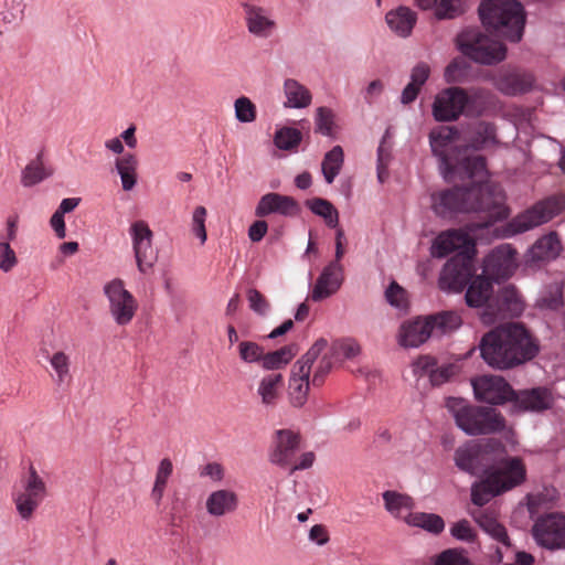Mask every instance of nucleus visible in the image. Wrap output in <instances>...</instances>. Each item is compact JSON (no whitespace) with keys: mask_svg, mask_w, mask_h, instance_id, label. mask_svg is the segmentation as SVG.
<instances>
[{"mask_svg":"<svg viewBox=\"0 0 565 565\" xmlns=\"http://www.w3.org/2000/svg\"><path fill=\"white\" fill-rule=\"evenodd\" d=\"M457 43L463 55L481 64H494L505 58V45L478 29L462 31L457 38Z\"/></svg>","mask_w":565,"mask_h":565,"instance_id":"8","label":"nucleus"},{"mask_svg":"<svg viewBox=\"0 0 565 565\" xmlns=\"http://www.w3.org/2000/svg\"><path fill=\"white\" fill-rule=\"evenodd\" d=\"M18 264L15 252L8 242H0V269L9 273Z\"/></svg>","mask_w":565,"mask_h":565,"instance_id":"55","label":"nucleus"},{"mask_svg":"<svg viewBox=\"0 0 565 565\" xmlns=\"http://www.w3.org/2000/svg\"><path fill=\"white\" fill-rule=\"evenodd\" d=\"M475 521L479 526L495 541L509 546V536L505 527L498 521L494 509H478L472 512Z\"/></svg>","mask_w":565,"mask_h":565,"instance_id":"25","label":"nucleus"},{"mask_svg":"<svg viewBox=\"0 0 565 565\" xmlns=\"http://www.w3.org/2000/svg\"><path fill=\"white\" fill-rule=\"evenodd\" d=\"M435 565H469V563L457 551L447 550L438 556Z\"/></svg>","mask_w":565,"mask_h":565,"instance_id":"60","label":"nucleus"},{"mask_svg":"<svg viewBox=\"0 0 565 565\" xmlns=\"http://www.w3.org/2000/svg\"><path fill=\"white\" fill-rule=\"evenodd\" d=\"M516 266V250L509 244H502L486 257L483 273L490 280L508 279Z\"/></svg>","mask_w":565,"mask_h":565,"instance_id":"15","label":"nucleus"},{"mask_svg":"<svg viewBox=\"0 0 565 565\" xmlns=\"http://www.w3.org/2000/svg\"><path fill=\"white\" fill-rule=\"evenodd\" d=\"M50 363L57 375V382L63 383L65 379L70 376V356L66 353L58 351L52 355Z\"/></svg>","mask_w":565,"mask_h":565,"instance_id":"51","label":"nucleus"},{"mask_svg":"<svg viewBox=\"0 0 565 565\" xmlns=\"http://www.w3.org/2000/svg\"><path fill=\"white\" fill-rule=\"evenodd\" d=\"M342 265L338 262H331L326 266L316 281L311 299L313 301H321L333 295L342 285Z\"/></svg>","mask_w":565,"mask_h":565,"instance_id":"21","label":"nucleus"},{"mask_svg":"<svg viewBox=\"0 0 565 565\" xmlns=\"http://www.w3.org/2000/svg\"><path fill=\"white\" fill-rule=\"evenodd\" d=\"M467 63L463 58H455L445 70V81L447 83H460L467 76Z\"/></svg>","mask_w":565,"mask_h":565,"instance_id":"50","label":"nucleus"},{"mask_svg":"<svg viewBox=\"0 0 565 565\" xmlns=\"http://www.w3.org/2000/svg\"><path fill=\"white\" fill-rule=\"evenodd\" d=\"M382 495L385 509L394 518H401L404 520L406 515H404L403 512L407 511L409 513L414 508V500L407 494L387 490Z\"/></svg>","mask_w":565,"mask_h":565,"instance_id":"36","label":"nucleus"},{"mask_svg":"<svg viewBox=\"0 0 565 565\" xmlns=\"http://www.w3.org/2000/svg\"><path fill=\"white\" fill-rule=\"evenodd\" d=\"M387 301L399 309L407 306L406 291L396 282H392L385 292Z\"/></svg>","mask_w":565,"mask_h":565,"instance_id":"56","label":"nucleus"},{"mask_svg":"<svg viewBox=\"0 0 565 565\" xmlns=\"http://www.w3.org/2000/svg\"><path fill=\"white\" fill-rule=\"evenodd\" d=\"M344 162V152L341 146H334L324 154L321 163L322 174L327 183L331 184L340 173Z\"/></svg>","mask_w":565,"mask_h":565,"instance_id":"37","label":"nucleus"},{"mask_svg":"<svg viewBox=\"0 0 565 565\" xmlns=\"http://www.w3.org/2000/svg\"><path fill=\"white\" fill-rule=\"evenodd\" d=\"M300 436L290 429H279L275 433L273 449L269 455L271 463L286 468L294 463L299 449Z\"/></svg>","mask_w":565,"mask_h":565,"instance_id":"17","label":"nucleus"},{"mask_svg":"<svg viewBox=\"0 0 565 565\" xmlns=\"http://www.w3.org/2000/svg\"><path fill=\"white\" fill-rule=\"evenodd\" d=\"M458 131L451 127H441L429 136L433 153L439 158L447 179L458 175L469 180L465 186H455L431 195L435 213L443 217L457 212H484V226L508 217L504 194L501 188L488 181V170L483 156L449 154Z\"/></svg>","mask_w":565,"mask_h":565,"instance_id":"1","label":"nucleus"},{"mask_svg":"<svg viewBox=\"0 0 565 565\" xmlns=\"http://www.w3.org/2000/svg\"><path fill=\"white\" fill-rule=\"evenodd\" d=\"M247 300L249 302V308L257 315L265 316L270 309L269 301L257 289H248Z\"/></svg>","mask_w":565,"mask_h":565,"instance_id":"54","label":"nucleus"},{"mask_svg":"<svg viewBox=\"0 0 565 565\" xmlns=\"http://www.w3.org/2000/svg\"><path fill=\"white\" fill-rule=\"evenodd\" d=\"M431 326L433 334H446L456 331L462 324V318L458 311L445 310L426 316Z\"/></svg>","mask_w":565,"mask_h":565,"instance_id":"31","label":"nucleus"},{"mask_svg":"<svg viewBox=\"0 0 565 565\" xmlns=\"http://www.w3.org/2000/svg\"><path fill=\"white\" fill-rule=\"evenodd\" d=\"M327 340H317L307 353L294 364L288 386L289 399L292 406L301 407L307 402L310 386L309 376L311 374L312 365L316 359L327 349Z\"/></svg>","mask_w":565,"mask_h":565,"instance_id":"9","label":"nucleus"},{"mask_svg":"<svg viewBox=\"0 0 565 565\" xmlns=\"http://www.w3.org/2000/svg\"><path fill=\"white\" fill-rule=\"evenodd\" d=\"M316 131L323 136L333 135L334 113L328 107H319L316 111Z\"/></svg>","mask_w":565,"mask_h":565,"instance_id":"47","label":"nucleus"},{"mask_svg":"<svg viewBox=\"0 0 565 565\" xmlns=\"http://www.w3.org/2000/svg\"><path fill=\"white\" fill-rule=\"evenodd\" d=\"M433 335L431 326L426 317H417L414 320L401 324L397 341L403 348H417Z\"/></svg>","mask_w":565,"mask_h":565,"instance_id":"20","label":"nucleus"},{"mask_svg":"<svg viewBox=\"0 0 565 565\" xmlns=\"http://www.w3.org/2000/svg\"><path fill=\"white\" fill-rule=\"evenodd\" d=\"M484 362L499 370H508L532 360L539 344L529 330L519 322L501 324L487 332L480 341Z\"/></svg>","mask_w":565,"mask_h":565,"instance_id":"2","label":"nucleus"},{"mask_svg":"<svg viewBox=\"0 0 565 565\" xmlns=\"http://www.w3.org/2000/svg\"><path fill=\"white\" fill-rule=\"evenodd\" d=\"M497 142L495 126L491 122L480 121L472 128L465 152L468 148L481 150L494 146Z\"/></svg>","mask_w":565,"mask_h":565,"instance_id":"32","label":"nucleus"},{"mask_svg":"<svg viewBox=\"0 0 565 565\" xmlns=\"http://www.w3.org/2000/svg\"><path fill=\"white\" fill-rule=\"evenodd\" d=\"M487 455L488 450L483 445L468 441L456 449L454 459L461 471L478 475L488 469Z\"/></svg>","mask_w":565,"mask_h":565,"instance_id":"18","label":"nucleus"},{"mask_svg":"<svg viewBox=\"0 0 565 565\" xmlns=\"http://www.w3.org/2000/svg\"><path fill=\"white\" fill-rule=\"evenodd\" d=\"M533 531L542 546L551 550L565 547V514L552 513L540 519Z\"/></svg>","mask_w":565,"mask_h":565,"instance_id":"16","label":"nucleus"},{"mask_svg":"<svg viewBox=\"0 0 565 565\" xmlns=\"http://www.w3.org/2000/svg\"><path fill=\"white\" fill-rule=\"evenodd\" d=\"M136 264L141 274H148L153 267L157 256L152 247V239L132 245Z\"/></svg>","mask_w":565,"mask_h":565,"instance_id":"43","label":"nucleus"},{"mask_svg":"<svg viewBox=\"0 0 565 565\" xmlns=\"http://www.w3.org/2000/svg\"><path fill=\"white\" fill-rule=\"evenodd\" d=\"M493 94L484 88L469 93L458 86L445 88L435 97L433 115L437 121H454L461 115L480 116L493 105Z\"/></svg>","mask_w":565,"mask_h":565,"instance_id":"4","label":"nucleus"},{"mask_svg":"<svg viewBox=\"0 0 565 565\" xmlns=\"http://www.w3.org/2000/svg\"><path fill=\"white\" fill-rule=\"evenodd\" d=\"M455 374L454 365H443L440 367L436 366L431 375L429 376V381L433 385L438 386L447 382Z\"/></svg>","mask_w":565,"mask_h":565,"instance_id":"61","label":"nucleus"},{"mask_svg":"<svg viewBox=\"0 0 565 565\" xmlns=\"http://www.w3.org/2000/svg\"><path fill=\"white\" fill-rule=\"evenodd\" d=\"M492 280L487 276H477L471 280L467 292L466 302L469 307H487L492 297Z\"/></svg>","mask_w":565,"mask_h":565,"instance_id":"29","label":"nucleus"},{"mask_svg":"<svg viewBox=\"0 0 565 565\" xmlns=\"http://www.w3.org/2000/svg\"><path fill=\"white\" fill-rule=\"evenodd\" d=\"M385 20L393 32L402 38H407L416 24L417 17L409 8L398 7L395 10L388 11Z\"/></svg>","mask_w":565,"mask_h":565,"instance_id":"27","label":"nucleus"},{"mask_svg":"<svg viewBox=\"0 0 565 565\" xmlns=\"http://www.w3.org/2000/svg\"><path fill=\"white\" fill-rule=\"evenodd\" d=\"M429 74H430V68H429L428 64L423 63V62L418 63L412 70L411 83L422 87L428 79Z\"/></svg>","mask_w":565,"mask_h":565,"instance_id":"62","label":"nucleus"},{"mask_svg":"<svg viewBox=\"0 0 565 565\" xmlns=\"http://www.w3.org/2000/svg\"><path fill=\"white\" fill-rule=\"evenodd\" d=\"M284 93L287 99L285 107L305 108L311 104L310 90L296 79L288 78L285 81Z\"/></svg>","mask_w":565,"mask_h":565,"instance_id":"33","label":"nucleus"},{"mask_svg":"<svg viewBox=\"0 0 565 565\" xmlns=\"http://www.w3.org/2000/svg\"><path fill=\"white\" fill-rule=\"evenodd\" d=\"M52 174V171L47 169L39 154L34 160L26 164L21 175V183L23 186H33Z\"/></svg>","mask_w":565,"mask_h":565,"instance_id":"40","label":"nucleus"},{"mask_svg":"<svg viewBox=\"0 0 565 565\" xmlns=\"http://www.w3.org/2000/svg\"><path fill=\"white\" fill-rule=\"evenodd\" d=\"M284 386V377L280 373H269L265 375L258 383L257 395L266 407L277 405L280 392Z\"/></svg>","mask_w":565,"mask_h":565,"instance_id":"28","label":"nucleus"},{"mask_svg":"<svg viewBox=\"0 0 565 565\" xmlns=\"http://www.w3.org/2000/svg\"><path fill=\"white\" fill-rule=\"evenodd\" d=\"M565 207L563 196H551L539 202L532 209L514 217L509 227L513 234L526 232L535 226L544 224L561 213Z\"/></svg>","mask_w":565,"mask_h":565,"instance_id":"11","label":"nucleus"},{"mask_svg":"<svg viewBox=\"0 0 565 565\" xmlns=\"http://www.w3.org/2000/svg\"><path fill=\"white\" fill-rule=\"evenodd\" d=\"M130 235L132 238V245L152 239V231L145 221H136L130 225Z\"/></svg>","mask_w":565,"mask_h":565,"instance_id":"58","label":"nucleus"},{"mask_svg":"<svg viewBox=\"0 0 565 565\" xmlns=\"http://www.w3.org/2000/svg\"><path fill=\"white\" fill-rule=\"evenodd\" d=\"M459 250L444 266L439 286L441 289L460 291L471 280L475 273L476 244L471 235L455 228L441 232L434 241L431 253L435 257H445Z\"/></svg>","mask_w":565,"mask_h":565,"instance_id":"3","label":"nucleus"},{"mask_svg":"<svg viewBox=\"0 0 565 565\" xmlns=\"http://www.w3.org/2000/svg\"><path fill=\"white\" fill-rule=\"evenodd\" d=\"M331 351L333 356H343L347 359H352L360 353V345L356 341L352 339H347L334 342Z\"/></svg>","mask_w":565,"mask_h":565,"instance_id":"53","label":"nucleus"},{"mask_svg":"<svg viewBox=\"0 0 565 565\" xmlns=\"http://www.w3.org/2000/svg\"><path fill=\"white\" fill-rule=\"evenodd\" d=\"M238 502L236 492L230 489H218L209 494L205 509L210 515L221 518L234 513L238 508Z\"/></svg>","mask_w":565,"mask_h":565,"instance_id":"23","label":"nucleus"},{"mask_svg":"<svg viewBox=\"0 0 565 565\" xmlns=\"http://www.w3.org/2000/svg\"><path fill=\"white\" fill-rule=\"evenodd\" d=\"M523 309L524 302L515 287L505 286L492 297L480 317L483 323L492 324L500 319L518 317Z\"/></svg>","mask_w":565,"mask_h":565,"instance_id":"12","label":"nucleus"},{"mask_svg":"<svg viewBox=\"0 0 565 565\" xmlns=\"http://www.w3.org/2000/svg\"><path fill=\"white\" fill-rule=\"evenodd\" d=\"M561 249V243L557 234L550 233L539 238L529 250L530 262H546L554 259Z\"/></svg>","mask_w":565,"mask_h":565,"instance_id":"30","label":"nucleus"},{"mask_svg":"<svg viewBox=\"0 0 565 565\" xmlns=\"http://www.w3.org/2000/svg\"><path fill=\"white\" fill-rule=\"evenodd\" d=\"M475 396L478 401L489 404L513 402L515 391L501 376L483 375L472 381Z\"/></svg>","mask_w":565,"mask_h":565,"instance_id":"13","label":"nucleus"},{"mask_svg":"<svg viewBox=\"0 0 565 565\" xmlns=\"http://www.w3.org/2000/svg\"><path fill=\"white\" fill-rule=\"evenodd\" d=\"M479 15L484 26L493 30L511 42L522 39L525 12L516 0H484L479 7Z\"/></svg>","mask_w":565,"mask_h":565,"instance_id":"5","label":"nucleus"},{"mask_svg":"<svg viewBox=\"0 0 565 565\" xmlns=\"http://www.w3.org/2000/svg\"><path fill=\"white\" fill-rule=\"evenodd\" d=\"M306 205L312 213L322 217L327 226L335 228L339 225V212L331 202L326 199L315 198L307 200Z\"/></svg>","mask_w":565,"mask_h":565,"instance_id":"38","label":"nucleus"},{"mask_svg":"<svg viewBox=\"0 0 565 565\" xmlns=\"http://www.w3.org/2000/svg\"><path fill=\"white\" fill-rule=\"evenodd\" d=\"M207 211L204 206H196L192 214V232L196 237L200 238L201 244H204L206 242L207 235H206V228H205V221H206Z\"/></svg>","mask_w":565,"mask_h":565,"instance_id":"52","label":"nucleus"},{"mask_svg":"<svg viewBox=\"0 0 565 565\" xmlns=\"http://www.w3.org/2000/svg\"><path fill=\"white\" fill-rule=\"evenodd\" d=\"M332 353L322 354L321 352L320 355L316 359L311 370V372H313L311 381L313 386H321L323 384L324 377L332 369Z\"/></svg>","mask_w":565,"mask_h":565,"instance_id":"45","label":"nucleus"},{"mask_svg":"<svg viewBox=\"0 0 565 565\" xmlns=\"http://www.w3.org/2000/svg\"><path fill=\"white\" fill-rule=\"evenodd\" d=\"M200 475L202 477H209L213 481L220 482L224 479V468L218 462H209L203 467Z\"/></svg>","mask_w":565,"mask_h":565,"instance_id":"63","label":"nucleus"},{"mask_svg":"<svg viewBox=\"0 0 565 565\" xmlns=\"http://www.w3.org/2000/svg\"><path fill=\"white\" fill-rule=\"evenodd\" d=\"M173 472V465L169 458H164L160 461L157 472L156 480L151 490V499L157 505L161 503L163 498L167 483Z\"/></svg>","mask_w":565,"mask_h":565,"instance_id":"39","label":"nucleus"},{"mask_svg":"<svg viewBox=\"0 0 565 565\" xmlns=\"http://www.w3.org/2000/svg\"><path fill=\"white\" fill-rule=\"evenodd\" d=\"M486 473L499 487L497 491L507 492L524 482L526 468L521 458L509 457L501 460L498 466L489 467Z\"/></svg>","mask_w":565,"mask_h":565,"instance_id":"14","label":"nucleus"},{"mask_svg":"<svg viewBox=\"0 0 565 565\" xmlns=\"http://www.w3.org/2000/svg\"><path fill=\"white\" fill-rule=\"evenodd\" d=\"M46 494L45 481L38 473L35 467L31 465L28 472L21 476L19 484L13 487L11 498L20 518L29 521L33 518Z\"/></svg>","mask_w":565,"mask_h":565,"instance_id":"7","label":"nucleus"},{"mask_svg":"<svg viewBox=\"0 0 565 565\" xmlns=\"http://www.w3.org/2000/svg\"><path fill=\"white\" fill-rule=\"evenodd\" d=\"M298 352L297 344H289L274 352L264 353L262 365L267 370H277L286 365Z\"/></svg>","mask_w":565,"mask_h":565,"instance_id":"41","label":"nucleus"},{"mask_svg":"<svg viewBox=\"0 0 565 565\" xmlns=\"http://www.w3.org/2000/svg\"><path fill=\"white\" fill-rule=\"evenodd\" d=\"M404 521L411 526L422 527L433 534H439L445 529L443 518L434 513L409 512Z\"/></svg>","mask_w":565,"mask_h":565,"instance_id":"35","label":"nucleus"},{"mask_svg":"<svg viewBox=\"0 0 565 565\" xmlns=\"http://www.w3.org/2000/svg\"><path fill=\"white\" fill-rule=\"evenodd\" d=\"M116 170L120 175L121 185L125 191H130L137 183L138 160L132 153H125L116 159Z\"/></svg>","mask_w":565,"mask_h":565,"instance_id":"34","label":"nucleus"},{"mask_svg":"<svg viewBox=\"0 0 565 565\" xmlns=\"http://www.w3.org/2000/svg\"><path fill=\"white\" fill-rule=\"evenodd\" d=\"M237 349L241 360L245 363L262 362L264 349L256 342L242 341Z\"/></svg>","mask_w":565,"mask_h":565,"instance_id":"49","label":"nucleus"},{"mask_svg":"<svg viewBox=\"0 0 565 565\" xmlns=\"http://www.w3.org/2000/svg\"><path fill=\"white\" fill-rule=\"evenodd\" d=\"M302 134L300 130L290 127H284L276 131L274 142L277 148L282 150H294L301 142Z\"/></svg>","mask_w":565,"mask_h":565,"instance_id":"44","label":"nucleus"},{"mask_svg":"<svg viewBox=\"0 0 565 565\" xmlns=\"http://www.w3.org/2000/svg\"><path fill=\"white\" fill-rule=\"evenodd\" d=\"M104 292L109 302V312L118 326L129 324L138 310V301L125 288L121 279L115 278L107 282Z\"/></svg>","mask_w":565,"mask_h":565,"instance_id":"10","label":"nucleus"},{"mask_svg":"<svg viewBox=\"0 0 565 565\" xmlns=\"http://www.w3.org/2000/svg\"><path fill=\"white\" fill-rule=\"evenodd\" d=\"M462 12V0H439L435 7V17L438 20L455 19Z\"/></svg>","mask_w":565,"mask_h":565,"instance_id":"46","label":"nucleus"},{"mask_svg":"<svg viewBox=\"0 0 565 565\" xmlns=\"http://www.w3.org/2000/svg\"><path fill=\"white\" fill-rule=\"evenodd\" d=\"M245 21L248 31L258 38H268L276 28L264 8L254 4H244Z\"/></svg>","mask_w":565,"mask_h":565,"instance_id":"24","label":"nucleus"},{"mask_svg":"<svg viewBox=\"0 0 565 565\" xmlns=\"http://www.w3.org/2000/svg\"><path fill=\"white\" fill-rule=\"evenodd\" d=\"M513 405L523 412H542L553 404L551 392L545 387H535L515 392Z\"/></svg>","mask_w":565,"mask_h":565,"instance_id":"22","label":"nucleus"},{"mask_svg":"<svg viewBox=\"0 0 565 565\" xmlns=\"http://www.w3.org/2000/svg\"><path fill=\"white\" fill-rule=\"evenodd\" d=\"M235 116L241 122H252L256 119L257 110L255 104L245 96L235 100Z\"/></svg>","mask_w":565,"mask_h":565,"instance_id":"48","label":"nucleus"},{"mask_svg":"<svg viewBox=\"0 0 565 565\" xmlns=\"http://www.w3.org/2000/svg\"><path fill=\"white\" fill-rule=\"evenodd\" d=\"M498 486H495L492 480L486 473L484 479L479 482H476L471 488V501L473 504L478 505L479 509L488 503L493 497L499 495L502 490H498Z\"/></svg>","mask_w":565,"mask_h":565,"instance_id":"42","label":"nucleus"},{"mask_svg":"<svg viewBox=\"0 0 565 565\" xmlns=\"http://www.w3.org/2000/svg\"><path fill=\"white\" fill-rule=\"evenodd\" d=\"M299 212L300 205L294 198L276 192L263 195L255 207L257 217H265L273 213L291 217L298 215Z\"/></svg>","mask_w":565,"mask_h":565,"instance_id":"19","label":"nucleus"},{"mask_svg":"<svg viewBox=\"0 0 565 565\" xmlns=\"http://www.w3.org/2000/svg\"><path fill=\"white\" fill-rule=\"evenodd\" d=\"M446 407L457 426L471 436L489 435L505 427L504 417L492 407L469 404L466 399L449 397Z\"/></svg>","mask_w":565,"mask_h":565,"instance_id":"6","label":"nucleus"},{"mask_svg":"<svg viewBox=\"0 0 565 565\" xmlns=\"http://www.w3.org/2000/svg\"><path fill=\"white\" fill-rule=\"evenodd\" d=\"M450 532L454 537L461 541L473 542L476 539V533L467 520H460L455 523Z\"/></svg>","mask_w":565,"mask_h":565,"instance_id":"57","label":"nucleus"},{"mask_svg":"<svg viewBox=\"0 0 565 565\" xmlns=\"http://www.w3.org/2000/svg\"><path fill=\"white\" fill-rule=\"evenodd\" d=\"M268 231V224L266 221L258 220L254 222L248 228V237L252 242H260Z\"/></svg>","mask_w":565,"mask_h":565,"instance_id":"64","label":"nucleus"},{"mask_svg":"<svg viewBox=\"0 0 565 565\" xmlns=\"http://www.w3.org/2000/svg\"><path fill=\"white\" fill-rule=\"evenodd\" d=\"M531 75L519 71H505L495 78V86L507 95H516L529 90L532 87Z\"/></svg>","mask_w":565,"mask_h":565,"instance_id":"26","label":"nucleus"},{"mask_svg":"<svg viewBox=\"0 0 565 565\" xmlns=\"http://www.w3.org/2000/svg\"><path fill=\"white\" fill-rule=\"evenodd\" d=\"M414 373L419 376H430L437 366V362L434 358L425 355L418 358L414 363Z\"/></svg>","mask_w":565,"mask_h":565,"instance_id":"59","label":"nucleus"}]
</instances>
